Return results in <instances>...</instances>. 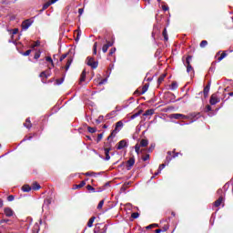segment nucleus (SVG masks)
<instances>
[{
	"mask_svg": "<svg viewBox=\"0 0 233 233\" xmlns=\"http://www.w3.org/2000/svg\"><path fill=\"white\" fill-rule=\"evenodd\" d=\"M85 12V10L83 8H79L78 9V14L79 15H83V13Z\"/></svg>",
	"mask_w": 233,
	"mask_h": 233,
	"instance_id": "49",
	"label": "nucleus"
},
{
	"mask_svg": "<svg viewBox=\"0 0 233 233\" xmlns=\"http://www.w3.org/2000/svg\"><path fill=\"white\" fill-rule=\"evenodd\" d=\"M207 45H208V42H207V40H203V41L200 43V47H201V48H205V46H207Z\"/></svg>",
	"mask_w": 233,
	"mask_h": 233,
	"instance_id": "30",
	"label": "nucleus"
},
{
	"mask_svg": "<svg viewBox=\"0 0 233 233\" xmlns=\"http://www.w3.org/2000/svg\"><path fill=\"white\" fill-rule=\"evenodd\" d=\"M143 161H148L150 159V155H146L142 157Z\"/></svg>",
	"mask_w": 233,
	"mask_h": 233,
	"instance_id": "40",
	"label": "nucleus"
},
{
	"mask_svg": "<svg viewBox=\"0 0 233 233\" xmlns=\"http://www.w3.org/2000/svg\"><path fill=\"white\" fill-rule=\"evenodd\" d=\"M22 190H23V192H30V190H32V187L28 185H24L22 187Z\"/></svg>",
	"mask_w": 233,
	"mask_h": 233,
	"instance_id": "17",
	"label": "nucleus"
},
{
	"mask_svg": "<svg viewBox=\"0 0 233 233\" xmlns=\"http://www.w3.org/2000/svg\"><path fill=\"white\" fill-rule=\"evenodd\" d=\"M74 61V59H72V57H68L66 64V72H68V69L70 68V65H72V62Z\"/></svg>",
	"mask_w": 233,
	"mask_h": 233,
	"instance_id": "12",
	"label": "nucleus"
},
{
	"mask_svg": "<svg viewBox=\"0 0 233 233\" xmlns=\"http://www.w3.org/2000/svg\"><path fill=\"white\" fill-rule=\"evenodd\" d=\"M17 32H19V29H17V28L14 29L12 32L13 35H15V34H17Z\"/></svg>",
	"mask_w": 233,
	"mask_h": 233,
	"instance_id": "54",
	"label": "nucleus"
},
{
	"mask_svg": "<svg viewBox=\"0 0 233 233\" xmlns=\"http://www.w3.org/2000/svg\"><path fill=\"white\" fill-rule=\"evenodd\" d=\"M39 45H41V43L37 41L32 46V48H35V46H39Z\"/></svg>",
	"mask_w": 233,
	"mask_h": 233,
	"instance_id": "48",
	"label": "nucleus"
},
{
	"mask_svg": "<svg viewBox=\"0 0 233 233\" xmlns=\"http://www.w3.org/2000/svg\"><path fill=\"white\" fill-rule=\"evenodd\" d=\"M155 148H156V144H151L147 151L152 152Z\"/></svg>",
	"mask_w": 233,
	"mask_h": 233,
	"instance_id": "37",
	"label": "nucleus"
},
{
	"mask_svg": "<svg viewBox=\"0 0 233 233\" xmlns=\"http://www.w3.org/2000/svg\"><path fill=\"white\" fill-rule=\"evenodd\" d=\"M8 219H2L0 220V225H3V223H8Z\"/></svg>",
	"mask_w": 233,
	"mask_h": 233,
	"instance_id": "52",
	"label": "nucleus"
},
{
	"mask_svg": "<svg viewBox=\"0 0 233 233\" xmlns=\"http://www.w3.org/2000/svg\"><path fill=\"white\" fill-rule=\"evenodd\" d=\"M46 61H47L48 63H51L52 66H54V60H52L51 56H46Z\"/></svg>",
	"mask_w": 233,
	"mask_h": 233,
	"instance_id": "31",
	"label": "nucleus"
},
{
	"mask_svg": "<svg viewBox=\"0 0 233 233\" xmlns=\"http://www.w3.org/2000/svg\"><path fill=\"white\" fill-rule=\"evenodd\" d=\"M86 79V70H83L80 76V83L85 82V80Z\"/></svg>",
	"mask_w": 233,
	"mask_h": 233,
	"instance_id": "13",
	"label": "nucleus"
},
{
	"mask_svg": "<svg viewBox=\"0 0 233 233\" xmlns=\"http://www.w3.org/2000/svg\"><path fill=\"white\" fill-rule=\"evenodd\" d=\"M139 116V113H136L131 116V119H136Z\"/></svg>",
	"mask_w": 233,
	"mask_h": 233,
	"instance_id": "51",
	"label": "nucleus"
},
{
	"mask_svg": "<svg viewBox=\"0 0 233 233\" xmlns=\"http://www.w3.org/2000/svg\"><path fill=\"white\" fill-rule=\"evenodd\" d=\"M105 205V200H101L97 205V209L101 210L103 208V206Z\"/></svg>",
	"mask_w": 233,
	"mask_h": 233,
	"instance_id": "28",
	"label": "nucleus"
},
{
	"mask_svg": "<svg viewBox=\"0 0 233 233\" xmlns=\"http://www.w3.org/2000/svg\"><path fill=\"white\" fill-rule=\"evenodd\" d=\"M147 90H148V86L145 85L143 87H142V91L139 92V91H136L135 94H138V96H143V94H145L147 92Z\"/></svg>",
	"mask_w": 233,
	"mask_h": 233,
	"instance_id": "11",
	"label": "nucleus"
},
{
	"mask_svg": "<svg viewBox=\"0 0 233 233\" xmlns=\"http://www.w3.org/2000/svg\"><path fill=\"white\" fill-rule=\"evenodd\" d=\"M148 146V141L147 139H142L140 141V144H137L135 146V152L137 154H139L140 152H143V150H141V147H147Z\"/></svg>",
	"mask_w": 233,
	"mask_h": 233,
	"instance_id": "1",
	"label": "nucleus"
},
{
	"mask_svg": "<svg viewBox=\"0 0 233 233\" xmlns=\"http://www.w3.org/2000/svg\"><path fill=\"white\" fill-rule=\"evenodd\" d=\"M87 130H88V132H90V134H95V132L97 131V129L96 127H88Z\"/></svg>",
	"mask_w": 233,
	"mask_h": 233,
	"instance_id": "25",
	"label": "nucleus"
},
{
	"mask_svg": "<svg viewBox=\"0 0 233 233\" xmlns=\"http://www.w3.org/2000/svg\"><path fill=\"white\" fill-rule=\"evenodd\" d=\"M153 227H154V225L152 224V225L147 226V228H152Z\"/></svg>",
	"mask_w": 233,
	"mask_h": 233,
	"instance_id": "63",
	"label": "nucleus"
},
{
	"mask_svg": "<svg viewBox=\"0 0 233 233\" xmlns=\"http://www.w3.org/2000/svg\"><path fill=\"white\" fill-rule=\"evenodd\" d=\"M127 140H121L118 142L117 144V150H123V148L127 147Z\"/></svg>",
	"mask_w": 233,
	"mask_h": 233,
	"instance_id": "8",
	"label": "nucleus"
},
{
	"mask_svg": "<svg viewBox=\"0 0 233 233\" xmlns=\"http://www.w3.org/2000/svg\"><path fill=\"white\" fill-rule=\"evenodd\" d=\"M115 115H116V112L113 111V112H111L110 114H107V115L106 116V119H112L113 116H115Z\"/></svg>",
	"mask_w": 233,
	"mask_h": 233,
	"instance_id": "29",
	"label": "nucleus"
},
{
	"mask_svg": "<svg viewBox=\"0 0 233 233\" xmlns=\"http://www.w3.org/2000/svg\"><path fill=\"white\" fill-rule=\"evenodd\" d=\"M41 188V186L37 184L36 182L33 184V190H39Z\"/></svg>",
	"mask_w": 233,
	"mask_h": 233,
	"instance_id": "26",
	"label": "nucleus"
},
{
	"mask_svg": "<svg viewBox=\"0 0 233 233\" xmlns=\"http://www.w3.org/2000/svg\"><path fill=\"white\" fill-rule=\"evenodd\" d=\"M51 5L50 2H46L42 8V12H45Z\"/></svg>",
	"mask_w": 233,
	"mask_h": 233,
	"instance_id": "23",
	"label": "nucleus"
},
{
	"mask_svg": "<svg viewBox=\"0 0 233 233\" xmlns=\"http://www.w3.org/2000/svg\"><path fill=\"white\" fill-rule=\"evenodd\" d=\"M162 10H164V12H167L168 10V6L163 5L162 6Z\"/></svg>",
	"mask_w": 233,
	"mask_h": 233,
	"instance_id": "56",
	"label": "nucleus"
},
{
	"mask_svg": "<svg viewBox=\"0 0 233 233\" xmlns=\"http://www.w3.org/2000/svg\"><path fill=\"white\" fill-rule=\"evenodd\" d=\"M113 45H114V43H112V42H107L106 44V46H108V48H110V46H112Z\"/></svg>",
	"mask_w": 233,
	"mask_h": 233,
	"instance_id": "55",
	"label": "nucleus"
},
{
	"mask_svg": "<svg viewBox=\"0 0 233 233\" xmlns=\"http://www.w3.org/2000/svg\"><path fill=\"white\" fill-rule=\"evenodd\" d=\"M144 116H154V109H148L144 113Z\"/></svg>",
	"mask_w": 233,
	"mask_h": 233,
	"instance_id": "19",
	"label": "nucleus"
},
{
	"mask_svg": "<svg viewBox=\"0 0 233 233\" xmlns=\"http://www.w3.org/2000/svg\"><path fill=\"white\" fill-rule=\"evenodd\" d=\"M116 54V47H112L109 51V56H114Z\"/></svg>",
	"mask_w": 233,
	"mask_h": 233,
	"instance_id": "38",
	"label": "nucleus"
},
{
	"mask_svg": "<svg viewBox=\"0 0 233 233\" xmlns=\"http://www.w3.org/2000/svg\"><path fill=\"white\" fill-rule=\"evenodd\" d=\"M86 65L88 66H91V68H96L97 67V62L94 60L93 57L91 56H88L87 59H86Z\"/></svg>",
	"mask_w": 233,
	"mask_h": 233,
	"instance_id": "4",
	"label": "nucleus"
},
{
	"mask_svg": "<svg viewBox=\"0 0 233 233\" xmlns=\"http://www.w3.org/2000/svg\"><path fill=\"white\" fill-rule=\"evenodd\" d=\"M86 185V182L82 181L80 182V184L76 186V188H83V187H85Z\"/></svg>",
	"mask_w": 233,
	"mask_h": 233,
	"instance_id": "24",
	"label": "nucleus"
},
{
	"mask_svg": "<svg viewBox=\"0 0 233 233\" xmlns=\"http://www.w3.org/2000/svg\"><path fill=\"white\" fill-rule=\"evenodd\" d=\"M225 57H227V54L222 53L221 56L218 57V61H223V59H225Z\"/></svg>",
	"mask_w": 233,
	"mask_h": 233,
	"instance_id": "34",
	"label": "nucleus"
},
{
	"mask_svg": "<svg viewBox=\"0 0 233 233\" xmlns=\"http://www.w3.org/2000/svg\"><path fill=\"white\" fill-rule=\"evenodd\" d=\"M110 159V155H106V161H109Z\"/></svg>",
	"mask_w": 233,
	"mask_h": 233,
	"instance_id": "60",
	"label": "nucleus"
},
{
	"mask_svg": "<svg viewBox=\"0 0 233 233\" xmlns=\"http://www.w3.org/2000/svg\"><path fill=\"white\" fill-rule=\"evenodd\" d=\"M63 81H65L64 78L57 79V80H56V85H63Z\"/></svg>",
	"mask_w": 233,
	"mask_h": 233,
	"instance_id": "43",
	"label": "nucleus"
},
{
	"mask_svg": "<svg viewBox=\"0 0 233 233\" xmlns=\"http://www.w3.org/2000/svg\"><path fill=\"white\" fill-rule=\"evenodd\" d=\"M174 119H188V116H185L183 114H173Z\"/></svg>",
	"mask_w": 233,
	"mask_h": 233,
	"instance_id": "10",
	"label": "nucleus"
},
{
	"mask_svg": "<svg viewBox=\"0 0 233 233\" xmlns=\"http://www.w3.org/2000/svg\"><path fill=\"white\" fill-rule=\"evenodd\" d=\"M39 57H41V54L36 53V54L35 55V59H39Z\"/></svg>",
	"mask_w": 233,
	"mask_h": 233,
	"instance_id": "53",
	"label": "nucleus"
},
{
	"mask_svg": "<svg viewBox=\"0 0 233 233\" xmlns=\"http://www.w3.org/2000/svg\"><path fill=\"white\" fill-rule=\"evenodd\" d=\"M190 61H192V56H188L186 58V63H184L185 66H187V74H194V67L190 65Z\"/></svg>",
	"mask_w": 233,
	"mask_h": 233,
	"instance_id": "3",
	"label": "nucleus"
},
{
	"mask_svg": "<svg viewBox=\"0 0 233 233\" xmlns=\"http://www.w3.org/2000/svg\"><path fill=\"white\" fill-rule=\"evenodd\" d=\"M102 51L104 52V54H106V52H108V46L104 45L102 47Z\"/></svg>",
	"mask_w": 233,
	"mask_h": 233,
	"instance_id": "35",
	"label": "nucleus"
},
{
	"mask_svg": "<svg viewBox=\"0 0 233 233\" xmlns=\"http://www.w3.org/2000/svg\"><path fill=\"white\" fill-rule=\"evenodd\" d=\"M85 175H86V176H92V173L87 172V173H86Z\"/></svg>",
	"mask_w": 233,
	"mask_h": 233,
	"instance_id": "64",
	"label": "nucleus"
},
{
	"mask_svg": "<svg viewBox=\"0 0 233 233\" xmlns=\"http://www.w3.org/2000/svg\"><path fill=\"white\" fill-rule=\"evenodd\" d=\"M87 190H89V192H96V188H94L92 186L87 185L86 187Z\"/></svg>",
	"mask_w": 233,
	"mask_h": 233,
	"instance_id": "36",
	"label": "nucleus"
},
{
	"mask_svg": "<svg viewBox=\"0 0 233 233\" xmlns=\"http://www.w3.org/2000/svg\"><path fill=\"white\" fill-rule=\"evenodd\" d=\"M131 218H133V219H137V218H139V213L137 212L132 213Z\"/></svg>",
	"mask_w": 233,
	"mask_h": 233,
	"instance_id": "33",
	"label": "nucleus"
},
{
	"mask_svg": "<svg viewBox=\"0 0 233 233\" xmlns=\"http://www.w3.org/2000/svg\"><path fill=\"white\" fill-rule=\"evenodd\" d=\"M0 208H3V200L0 199Z\"/></svg>",
	"mask_w": 233,
	"mask_h": 233,
	"instance_id": "62",
	"label": "nucleus"
},
{
	"mask_svg": "<svg viewBox=\"0 0 233 233\" xmlns=\"http://www.w3.org/2000/svg\"><path fill=\"white\" fill-rule=\"evenodd\" d=\"M33 23H34V20H32V19H27V20L24 21L22 23V29L23 30L28 29L29 27L32 26Z\"/></svg>",
	"mask_w": 233,
	"mask_h": 233,
	"instance_id": "5",
	"label": "nucleus"
},
{
	"mask_svg": "<svg viewBox=\"0 0 233 233\" xmlns=\"http://www.w3.org/2000/svg\"><path fill=\"white\" fill-rule=\"evenodd\" d=\"M103 119H105V116H98V118L96 120V123H97V125H99L100 123H103Z\"/></svg>",
	"mask_w": 233,
	"mask_h": 233,
	"instance_id": "27",
	"label": "nucleus"
},
{
	"mask_svg": "<svg viewBox=\"0 0 233 233\" xmlns=\"http://www.w3.org/2000/svg\"><path fill=\"white\" fill-rule=\"evenodd\" d=\"M161 232H162L161 229H156V230H155V233H161Z\"/></svg>",
	"mask_w": 233,
	"mask_h": 233,
	"instance_id": "61",
	"label": "nucleus"
},
{
	"mask_svg": "<svg viewBox=\"0 0 233 233\" xmlns=\"http://www.w3.org/2000/svg\"><path fill=\"white\" fill-rule=\"evenodd\" d=\"M24 127H25V128H32V122H30V118H26Z\"/></svg>",
	"mask_w": 233,
	"mask_h": 233,
	"instance_id": "15",
	"label": "nucleus"
},
{
	"mask_svg": "<svg viewBox=\"0 0 233 233\" xmlns=\"http://www.w3.org/2000/svg\"><path fill=\"white\" fill-rule=\"evenodd\" d=\"M97 139H98V141H101V139H103V135L99 134Z\"/></svg>",
	"mask_w": 233,
	"mask_h": 233,
	"instance_id": "58",
	"label": "nucleus"
},
{
	"mask_svg": "<svg viewBox=\"0 0 233 233\" xmlns=\"http://www.w3.org/2000/svg\"><path fill=\"white\" fill-rule=\"evenodd\" d=\"M106 81H108V78H105V79L101 80L100 82H98L99 86H101V85H105V83H106Z\"/></svg>",
	"mask_w": 233,
	"mask_h": 233,
	"instance_id": "39",
	"label": "nucleus"
},
{
	"mask_svg": "<svg viewBox=\"0 0 233 233\" xmlns=\"http://www.w3.org/2000/svg\"><path fill=\"white\" fill-rule=\"evenodd\" d=\"M93 54L94 56L97 55V42H96L93 46Z\"/></svg>",
	"mask_w": 233,
	"mask_h": 233,
	"instance_id": "21",
	"label": "nucleus"
},
{
	"mask_svg": "<svg viewBox=\"0 0 233 233\" xmlns=\"http://www.w3.org/2000/svg\"><path fill=\"white\" fill-rule=\"evenodd\" d=\"M4 214L6 216V218H12V216H14V209L11 208H5Z\"/></svg>",
	"mask_w": 233,
	"mask_h": 233,
	"instance_id": "7",
	"label": "nucleus"
},
{
	"mask_svg": "<svg viewBox=\"0 0 233 233\" xmlns=\"http://www.w3.org/2000/svg\"><path fill=\"white\" fill-rule=\"evenodd\" d=\"M165 167H166L165 164L160 165L158 167V171L161 172V170H163V168H165Z\"/></svg>",
	"mask_w": 233,
	"mask_h": 233,
	"instance_id": "47",
	"label": "nucleus"
},
{
	"mask_svg": "<svg viewBox=\"0 0 233 233\" xmlns=\"http://www.w3.org/2000/svg\"><path fill=\"white\" fill-rule=\"evenodd\" d=\"M94 221H96V217H92V218L88 220V222H87V227H89V228L94 227Z\"/></svg>",
	"mask_w": 233,
	"mask_h": 233,
	"instance_id": "16",
	"label": "nucleus"
},
{
	"mask_svg": "<svg viewBox=\"0 0 233 233\" xmlns=\"http://www.w3.org/2000/svg\"><path fill=\"white\" fill-rule=\"evenodd\" d=\"M165 41H168V34L167 33V28L164 29L163 33H162Z\"/></svg>",
	"mask_w": 233,
	"mask_h": 233,
	"instance_id": "22",
	"label": "nucleus"
},
{
	"mask_svg": "<svg viewBox=\"0 0 233 233\" xmlns=\"http://www.w3.org/2000/svg\"><path fill=\"white\" fill-rule=\"evenodd\" d=\"M14 199H15L14 195H10V196L7 197L8 201H14Z\"/></svg>",
	"mask_w": 233,
	"mask_h": 233,
	"instance_id": "45",
	"label": "nucleus"
},
{
	"mask_svg": "<svg viewBox=\"0 0 233 233\" xmlns=\"http://www.w3.org/2000/svg\"><path fill=\"white\" fill-rule=\"evenodd\" d=\"M136 163V159L134 157H131L127 160V170H130L134 167Z\"/></svg>",
	"mask_w": 233,
	"mask_h": 233,
	"instance_id": "9",
	"label": "nucleus"
},
{
	"mask_svg": "<svg viewBox=\"0 0 233 233\" xmlns=\"http://www.w3.org/2000/svg\"><path fill=\"white\" fill-rule=\"evenodd\" d=\"M121 128H123V122L122 121L116 122L115 130L112 131V133L108 137V139H110V137H116V134H117L121 130Z\"/></svg>",
	"mask_w": 233,
	"mask_h": 233,
	"instance_id": "2",
	"label": "nucleus"
},
{
	"mask_svg": "<svg viewBox=\"0 0 233 233\" xmlns=\"http://www.w3.org/2000/svg\"><path fill=\"white\" fill-rule=\"evenodd\" d=\"M66 54H64V55H62L61 56V57H60V61H63L64 59H66Z\"/></svg>",
	"mask_w": 233,
	"mask_h": 233,
	"instance_id": "50",
	"label": "nucleus"
},
{
	"mask_svg": "<svg viewBox=\"0 0 233 233\" xmlns=\"http://www.w3.org/2000/svg\"><path fill=\"white\" fill-rule=\"evenodd\" d=\"M55 3H57V0H51L49 1V4L54 5Z\"/></svg>",
	"mask_w": 233,
	"mask_h": 233,
	"instance_id": "59",
	"label": "nucleus"
},
{
	"mask_svg": "<svg viewBox=\"0 0 233 233\" xmlns=\"http://www.w3.org/2000/svg\"><path fill=\"white\" fill-rule=\"evenodd\" d=\"M29 54H32V50L31 49H29V50L25 51V53H23L22 56H26Z\"/></svg>",
	"mask_w": 233,
	"mask_h": 233,
	"instance_id": "44",
	"label": "nucleus"
},
{
	"mask_svg": "<svg viewBox=\"0 0 233 233\" xmlns=\"http://www.w3.org/2000/svg\"><path fill=\"white\" fill-rule=\"evenodd\" d=\"M104 152H105L106 156H109L110 155V148H105Z\"/></svg>",
	"mask_w": 233,
	"mask_h": 233,
	"instance_id": "42",
	"label": "nucleus"
},
{
	"mask_svg": "<svg viewBox=\"0 0 233 233\" xmlns=\"http://www.w3.org/2000/svg\"><path fill=\"white\" fill-rule=\"evenodd\" d=\"M208 92H210V86H207L204 88V96H205V97H208Z\"/></svg>",
	"mask_w": 233,
	"mask_h": 233,
	"instance_id": "18",
	"label": "nucleus"
},
{
	"mask_svg": "<svg viewBox=\"0 0 233 233\" xmlns=\"http://www.w3.org/2000/svg\"><path fill=\"white\" fill-rule=\"evenodd\" d=\"M171 90H176V88H177V83L173 82L170 86Z\"/></svg>",
	"mask_w": 233,
	"mask_h": 233,
	"instance_id": "32",
	"label": "nucleus"
},
{
	"mask_svg": "<svg viewBox=\"0 0 233 233\" xmlns=\"http://www.w3.org/2000/svg\"><path fill=\"white\" fill-rule=\"evenodd\" d=\"M210 105H218L219 103V97H218V95L213 94L209 99Z\"/></svg>",
	"mask_w": 233,
	"mask_h": 233,
	"instance_id": "6",
	"label": "nucleus"
},
{
	"mask_svg": "<svg viewBox=\"0 0 233 233\" xmlns=\"http://www.w3.org/2000/svg\"><path fill=\"white\" fill-rule=\"evenodd\" d=\"M165 77H167V75H162L158 77V80H157L158 85H161L162 81H165Z\"/></svg>",
	"mask_w": 233,
	"mask_h": 233,
	"instance_id": "20",
	"label": "nucleus"
},
{
	"mask_svg": "<svg viewBox=\"0 0 233 233\" xmlns=\"http://www.w3.org/2000/svg\"><path fill=\"white\" fill-rule=\"evenodd\" d=\"M221 203H223V197H219L214 203V207H220Z\"/></svg>",
	"mask_w": 233,
	"mask_h": 233,
	"instance_id": "14",
	"label": "nucleus"
},
{
	"mask_svg": "<svg viewBox=\"0 0 233 233\" xmlns=\"http://www.w3.org/2000/svg\"><path fill=\"white\" fill-rule=\"evenodd\" d=\"M50 75H46V72H42L41 74H40V77H48Z\"/></svg>",
	"mask_w": 233,
	"mask_h": 233,
	"instance_id": "41",
	"label": "nucleus"
},
{
	"mask_svg": "<svg viewBox=\"0 0 233 233\" xmlns=\"http://www.w3.org/2000/svg\"><path fill=\"white\" fill-rule=\"evenodd\" d=\"M80 37H81V31H77L76 41H79Z\"/></svg>",
	"mask_w": 233,
	"mask_h": 233,
	"instance_id": "46",
	"label": "nucleus"
},
{
	"mask_svg": "<svg viewBox=\"0 0 233 233\" xmlns=\"http://www.w3.org/2000/svg\"><path fill=\"white\" fill-rule=\"evenodd\" d=\"M206 108L208 112H210L212 110V106H207Z\"/></svg>",
	"mask_w": 233,
	"mask_h": 233,
	"instance_id": "57",
	"label": "nucleus"
}]
</instances>
